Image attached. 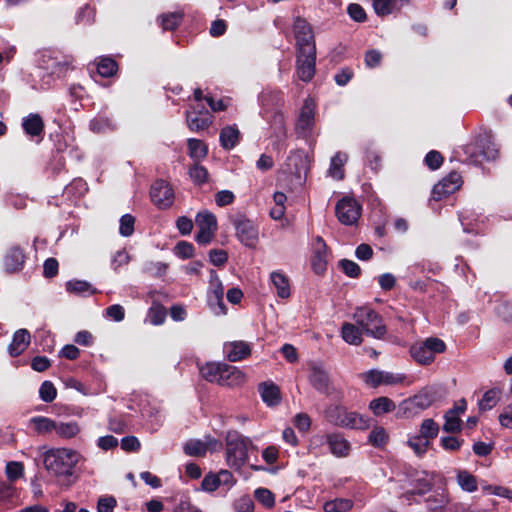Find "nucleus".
<instances>
[{
	"label": "nucleus",
	"mask_w": 512,
	"mask_h": 512,
	"mask_svg": "<svg viewBox=\"0 0 512 512\" xmlns=\"http://www.w3.org/2000/svg\"><path fill=\"white\" fill-rule=\"evenodd\" d=\"M434 484V475L423 472L416 480L414 488L403 494L407 500H410L413 495H424L429 492Z\"/></svg>",
	"instance_id": "nucleus-23"
},
{
	"label": "nucleus",
	"mask_w": 512,
	"mask_h": 512,
	"mask_svg": "<svg viewBox=\"0 0 512 512\" xmlns=\"http://www.w3.org/2000/svg\"><path fill=\"white\" fill-rule=\"evenodd\" d=\"M348 159L347 154L337 152L331 159L330 167L328 170L329 175L337 180H341L344 177L343 166Z\"/></svg>",
	"instance_id": "nucleus-37"
},
{
	"label": "nucleus",
	"mask_w": 512,
	"mask_h": 512,
	"mask_svg": "<svg viewBox=\"0 0 512 512\" xmlns=\"http://www.w3.org/2000/svg\"><path fill=\"white\" fill-rule=\"evenodd\" d=\"M498 394L499 392L496 389H491L485 392L479 402V408L484 411L492 409L497 404Z\"/></svg>",
	"instance_id": "nucleus-55"
},
{
	"label": "nucleus",
	"mask_w": 512,
	"mask_h": 512,
	"mask_svg": "<svg viewBox=\"0 0 512 512\" xmlns=\"http://www.w3.org/2000/svg\"><path fill=\"white\" fill-rule=\"evenodd\" d=\"M294 33L296 38L297 50L308 47L309 45L315 46L314 35L309 23L302 19L297 18L294 22Z\"/></svg>",
	"instance_id": "nucleus-17"
},
{
	"label": "nucleus",
	"mask_w": 512,
	"mask_h": 512,
	"mask_svg": "<svg viewBox=\"0 0 512 512\" xmlns=\"http://www.w3.org/2000/svg\"><path fill=\"white\" fill-rule=\"evenodd\" d=\"M325 418L331 424L347 429L365 430L370 425L368 418L356 412L348 411L341 405L327 407Z\"/></svg>",
	"instance_id": "nucleus-2"
},
{
	"label": "nucleus",
	"mask_w": 512,
	"mask_h": 512,
	"mask_svg": "<svg viewBox=\"0 0 512 512\" xmlns=\"http://www.w3.org/2000/svg\"><path fill=\"white\" fill-rule=\"evenodd\" d=\"M309 378L314 388H316L319 391L327 390L329 384V377L324 370L318 367H313Z\"/></svg>",
	"instance_id": "nucleus-39"
},
{
	"label": "nucleus",
	"mask_w": 512,
	"mask_h": 512,
	"mask_svg": "<svg viewBox=\"0 0 512 512\" xmlns=\"http://www.w3.org/2000/svg\"><path fill=\"white\" fill-rule=\"evenodd\" d=\"M436 400V391L431 387L420 390L416 395L405 399L400 404V410L406 418H412L428 409Z\"/></svg>",
	"instance_id": "nucleus-6"
},
{
	"label": "nucleus",
	"mask_w": 512,
	"mask_h": 512,
	"mask_svg": "<svg viewBox=\"0 0 512 512\" xmlns=\"http://www.w3.org/2000/svg\"><path fill=\"white\" fill-rule=\"evenodd\" d=\"M135 218L130 214H125L120 219L119 232L122 236H131L134 232Z\"/></svg>",
	"instance_id": "nucleus-59"
},
{
	"label": "nucleus",
	"mask_w": 512,
	"mask_h": 512,
	"mask_svg": "<svg viewBox=\"0 0 512 512\" xmlns=\"http://www.w3.org/2000/svg\"><path fill=\"white\" fill-rule=\"evenodd\" d=\"M188 154L194 162H200L206 158L208 147L199 139L189 138L187 140Z\"/></svg>",
	"instance_id": "nucleus-33"
},
{
	"label": "nucleus",
	"mask_w": 512,
	"mask_h": 512,
	"mask_svg": "<svg viewBox=\"0 0 512 512\" xmlns=\"http://www.w3.org/2000/svg\"><path fill=\"white\" fill-rule=\"evenodd\" d=\"M183 19L181 12L166 13L159 16L158 20L164 30L176 29Z\"/></svg>",
	"instance_id": "nucleus-41"
},
{
	"label": "nucleus",
	"mask_w": 512,
	"mask_h": 512,
	"mask_svg": "<svg viewBox=\"0 0 512 512\" xmlns=\"http://www.w3.org/2000/svg\"><path fill=\"white\" fill-rule=\"evenodd\" d=\"M186 122L191 131L198 132L207 129L212 120L209 116L200 117L196 112L186 111Z\"/></svg>",
	"instance_id": "nucleus-34"
},
{
	"label": "nucleus",
	"mask_w": 512,
	"mask_h": 512,
	"mask_svg": "<svg viewBox=\"0 0 512 512\" xmlns=\"http://www.w3.org/2000/svg\"><path fill=\"white\" fill-rule=\"evenodd\" d=\"M95 18V10L93 7L89 5H85L81 7L76 14V22L78 24H90L94 21Z\"/></svg>",
	"instance_id": "nucleus-57"
},
{
	"label": "nucleus",
	"mask_w": 512,
	"mask_h": 512,
	"mask_svg": "<svg viewBox=\"0 0 512 512\" xmlns=\"http://www.w3.org/2000/svg\"><path fill=\"white\" fill-rule=\"evenodd\" d=\"M463 443V439L457 438L455 436H445L440 439L442 448L450 452L458 451Z\"/></svg>",
	"instance_id": "nucleus-60"
},
{
	"label": "nucleus",
	"mask_w": 512,
	"mask_h": 512,
	"mask_svg": "<svg viewBox=\"0 0 512 512\" xmlns=\"http://www.w3.org/2000/svg\"><path fill=\"white\" fill-rule=\"evenodd\" d=\"M80 427L76 421L62 422L56 421L55 434L63 439H71L78 435Z\"/></svg>",
	"instance_id": "nucleus-35"
},
{
	"label": "nucleus",
	"mask_w": 512,
	"mask_h": 512,
	"mask_svg": "<svg viewBox=\"0 0 512 512\" xmlns=\"http://www.w3.org/2000/svg\"><path fill=\"white\" fill-rule=\"evenodd\" d=\"M221 443L213 437L206 436L204 440L191 439L184 445V452L189 456L202 457L208 451H217Z\"/></svg>",
	"instance_id": "nucleus-13"
},
{
	"label": "nucleus",
	"mask_w": 512,
	"mask_h": 512,
	"mask_svg": "<svg viewBox=\"0 0 512 512\" xmlns=\"http://www.w3.org/2000/svg\"><path fill=\"white\" fill-rule=\"evenodd\" d=\"M219 296H224V287L223 284L217 274V272L213 269L210 270V279H209V289H208V297L219 298Z\"/></svg>",
	"instance_id": "nucleus-47"
},
{
	"label": "nucleus",
	"mask_w": 512,
	"mask_h": 512,
	"mask_svg": "<svg viewBox=\"0 0 512 512\" xmlns=\"http://www.w3.org/2000/svg\"><path fill=\"white\" fill-rule=\"evenodd\" d=\"M5 473L9 481L14 482L24 475V465L18 461H10L6 464Z\"/></svg>",
	"instance_id": "nucleus-53"
},
{
	"label": "nucleus",
	"mask_w": 512,
	"mask_h": 512,
	"mask_svg": "<svg viewBox=\"0 0 512 512\" xmlns=\"http://www.w3.org/2000/svg\"><path fill=\"white\" fill-rule=\"evenodd\" d=\"M368 441L375 447H381L387 443L388 434L383 427H374L369 434Z\"/></svg>",
	"instance_id": "nucleus-52"
},
{
	"label": "nucleus",
	"mask_w": 512,
	"mask_h": 512,
	"mask_svg": "<svg viewBox=\"0 0 512 512\" xmlns=\"http://www.w3.org/2000/svg\"><path fill=\"white\" fill-rule=\"evenodd\" d=\"M234 509L237 512H252L254 509V503L249 496L244 495L235 501Z\"/></svg>",
	"instance_id": "nucleus-64"
},
{
	"label": "nucleus",
	"mask_w": 512,
	"mask_h": 512,
	"mask_svg": "<svg viewBox=\"0 0 512 512\" xmlns=\"http://www.w3.org/2000/svg\"><path fill=\"white\" fill-rule=\"evenodd\" d=\"M246 380L245 374L235 366L224 364L218 384L227 387L242 385Z\"/></svg>",
	"instance_id": "nucleus-19"
},
{
	"label": "nucleus",
	"mask_w": 512,
	"mask_h": 512,
	"mask_svg": "<svg viewBox=\"0 0 512 512\" xmlns=\"http://www.w3.org/2000/svg\"><path fill=\"white\" fill-rule=\"evenodd\" d=\"M353 319L363 333L373 338L382 339L387 332L381 316L373 309L357 308L353 314Z\"/></svg>",
	"instance_id": "nucleus-5"
},
{
	"label": "nucleus",
	"mask_w": 512,
	"mask_h": 512,
	"mask_svg": "<svg viewBox=\"0 0 512 512\" xmlns=\"http://www.w3.org/2000/svg\"><path fill=\"white\" fill-rule=\"evenodd\" d=\"M369 409L375 416H381L395 409V403L388 397H379L373 399L369 404Z\"/></svg>",
	"instance_id": "nucleus-38"
},
{
	"label": "nucleus",
	"mask_w": 512,
	"mask_h": 512,
	"mask_svg": "<svg viewBox=\"0 0 512 512\" xmlns=\"http://www.w3.org/2000/svg\"><path fill=\"white\" fill-rule=\"evenodd\" d=\"M374 12L377 16L385 17L400 13L410 0H371Z\"/></svg>",
	"instance_id": "nucleus-18"
},
{
	"label": "nucleus",
	"mask_w": 512,
	"mask_h": 512,
	"mask_svg": "<svg viewBox=\"0 0 512 512\" xmlns=\"http://www.w3.org/2000/svg\"><path fill=\"white\" fill-rule=\"evenodd\" d=\"M456 190V186H453L449 183L448 180L443 178L440 182H438L432 189V197L434 200L439 201L442 198L454 193Z\"/></svg>",
	"instance_id": "nucleus-43"
},
{
	"label": "nucleus",
	"mask_w": 512,
	"mask_h": 512,
	"mask_svg": "<svg viewBox=\"0 0 512 512\" xmlns=\"http://www.w3.org/2000/svg\"><path fill=\"white\" fill-rule=\"evenodd\" d=\"M407 444L417 456L422 457L427 452L431 443L420 435L414 434L409 436Z\"/></svg>",
	"instance_id": "nucleus-42"
},
{
	"label": "nucleus",
	"mask_w": 512,
	"mask_h": 512,
	"mask_svg": "<svg viewBox=\"0 0 512 512\" xmlns=\"http://www.w3.org/2000/svg\"><path fill=\"white\" fill-rule=\"evenodd\" d=\"M343 340L350 345H360L363 341L362 331L357 324L345 322L341 328Z\"/></svg>",
	"instance_id": "nucleus-28"
},
{
	"label": "nucleus",
	"mask_w": 512,
	"mask_h": 512,
	"mask_svg": "<svg viewBox=\"0 0 512 512\" xmlns=\"http://www.w3.org/2000/svg\"><path fill=\"white\" fill-rule=\"evenodd\" d=\"M328 264V248L324 240L317 236L313 243V255L311 258V266L313 271L321 275L327 269Z\"/></svg>",
	"instance_id": "nucleus-14"
},
{
	"label": "nucleus",
	"mask_w": 512,
	"mask_h": 512,
	"mask_svg": "<svg viewBox=\"0 0 512 512\" xmlns=\"http://www.w3.org/2000/svg\"><path fill=\"white\" fill-rule=\"evenodd\" d=\"M444 419L445 423L442 427L443 431L447 433H456L461 431L462 421L460 416L448 410L444 415Z\"/></svg>",
	"instance_id": "nucleus-45"
},
{
	"label": "nucleus",
	"mask_w": 512,
	"mask_h": 512,
	"mask_svg": "<svg viewBox=\"0 0 512 512\" xmlns=\"http://www.w3.org/2000/svg\"><path fill=\"white\" fill-rule=\"evenodd\" d=\"M258 502L270 509L275 505V495L267 488H258Z\"/></svg>",
	"instance_id": "nucleus-63"
},
{
	"label": "nucleus",
	"mask_w": 512,
	"mask_h": 512,
	"mask_svg": "<svg viewBox=\"0 0 512 512\" xmlns=\"http://www.w3.org/2000/svg\"><path fill=\"white\" fill-rule=\"evenodd\" d=\"M326 441L329 446L330 452L338 457H346L350 452V443L342 433L334 432L327 434Z\"/></svg>",
	"instance_id": "nucleus-20"
},
{
	"label": "nucleus",
	"mask_w": 512,
	"mask_h": 512,
	"mask_svg": "<svg viewBox=\"0 0 512 512\" xmlns=\"http://www.w3.org/2000/svg\"><path fill=\"white\" fill-rule=\"evenodd\" d=\"M353 507V502L350 499L337 498L331 501H327L324 504L325 512H346Z\"/></svg>",
	"instance_id": "nucleus-44"
},
{
	"label": "nucleus",
	"mask_w": 512,
	"mask_h": 512,
	"mask_svg": "<svg viewBox=\"0 0 512 512\" xmlns=\"http://www.w3.org/2000/svg\"><path fill=\"white\" fill-rule=\"evenodd\" d=\"M117 71V63L109 57H103L97 63V72L102 77H111Z\"/></svg>",
	"instance_id": "nucleus-49"
},
{
	"label": "nucleus",
	"mask_w": 512,
	"mask_h": 512,
	"mask_svg": "<svg viewBox=\"0 0 512 512\" xmlns=\"http://www.w3.org/2000/svg\"><path fill=\"white\" fill-rule=\"evenodd\" d=\"M24 253L19 247H11L5 258H4V266L8 272H15L22 268L24 264Z\"/></svg>",
	"instance_id": "nucleus-25"
},
{
	"label": "nucleus",
	"mask_w": 512,
	"mask_h": 512,
	"mask_svg": "<svg viewBox=\"0 0 512 512\" xmlns=\"http://www.w3.org/2000/svg\"><path fill=\"white\" fill-rule=\"evenodd\" d=\"M273 200L275 202V206L270 210V216L278 220L280 219L284 213H285V202L287 200V197L282 192H275L273 195Z\"/></svg>",
	"instance_id": "nucleus-50"
},
{
	"label": "nucleus",
	"mask_w": 512,
	"mask_h": 512,
	"mask_svg": "<svg viewBox=\"0 0 512 512\" xmlns=\"http://www.w3.org/2000/svg\"><path fill=\"white\" fill-rule=\"evenodd\" d=\"M258 392L260 393L262 401L269 408H275L280 405L282 401V393L280 387L272 381H265L258 385Z\"/></svg>",
	"instance_id": "nucleus-16"
},
{
	"label": "nucleus",
	"mask_w": 512,
	"mask_h": 512,
	"mask_svg": "<svg viewBox=\"0 0 512 512\" xmlns=\"http://www.w3.org/2000/svg\"><path fill=\"white\" fill-rule=\"evenodd\" d=\"M428 509L431 511H439L449 503V497L444 491L434 494L426 500Z\"/></svg>",
	"instance_id": "nucleus-51"
},
{
	"label": "nucleus",
	"mask_w": 512,
	"mask_h": 512,
	"mask_svg": "<svg viewBox=\"0 0 512 512\" xmlns=\"http://www.w3.org/2000/svg\"><path fill=\"white\" fill-rule=\"evenodd\" d=\"M223 351L230 361L237 362L250 355L252 346L244 341H232L224 344Z\"/></svg>",
	"instance_id": "nucleus-21"
},
{
	"label": "nucleus",
	"mask_w": 512,
	"mask_h": 512,
	"mask_svg": "<svg viewBox=\"0 0 512 512\" xmlns=\"http://www.w3.org/2000/svg\"><path fill=\"white\" fill-rule=\"evenodd\" d=\"M195 223L199 228L195 236L196 241L201 245L209 244L217 231L216 216L208 210H203L197 213Z\"/></svg>",
	"instance_id": "nucleus-8"
},
{
	"label": "nucleus",
	"mask_w": 512,
	"mask_h": 512,
	"mask_svg": "<svg viewBox=\"0 0 512 512\" xmlns=\"http://www.w3.org/2000/svg\"><path fill=\"white\" fill-rule=\"evenodd\" d=\"M39 396L44 402H52L57 396V390L53 383L50 381H44L40 386Z\"/></svg>",
	"instance_id": "nucleus-56"
},
{
	"label": "nucleus",
	"mask_w": 512,
	"mask_h": 512,
	"mask_svg": "<svg viewBox=\"0 0 512 512\" xmlns=\"http://www.w3.org/2000/svg\"><path fill=\"white\" fill-rule=\"evenodd\" d=\"M225 363H216V362H210L206 363L205 365L201 366L199 368L201 376L211 382V383H217L219 381V377L222 372V368L224 367Z\"/></svg>",
	"instance_id": "nucleus-36"
},
{
	"label": "nucleus",
	"mask_w": 512,
	"mask_h": 512,
	"mask_svg": "<svg viewBox=\"0 0 512 512\" xmlns=\"http://www.w3.org/2000/svg\"><path fill=\"white\" fill-rule=\"evenodd\" d=\"M82 460L79 452L68 448L50 449L44 454L45 469L60 479H68L75 475L76 466Z\"/></svg>",
	"instance_id": "nucleus-1"
},
{
	"label": "nucleus",
	"mask_w": 512,
	"mask_h": 512,
	"mask_svg": "<svg viewBox=\"0 0 512 512\" xmlns=\"http://www.w3.org/2000/svg\"><path fill=\"white\" fill-rule=\"evenodd\" d=\"M42 63V69L50 76L56 75L59 77L68 69L67 63L51 56L44 55Z\"/></svg>",
	"instance_id": "nucleus-31"
},
{
	"label": "nucleus",
	"mask_w": 512,
	"mask_h": 512,
	"mask_svg": "<svg viewBox=\"0 0 512 512\" xmlns=\"http://www.w3.org/2000/svg\"><path fill=\"white\" fill-rule=\"evenodd\" d=\"M67 291L75 294H85L86 292L94 293L91 290V285L82 280L69 281L66 284Z\"/></svg>",
	"instance_id": "nucleus-58"
},
{
	"label": "nucleus",
	"mask_w": 512,
	"mask_h": 512,
	"mask_svg": "<svg viewBox=\"0 0 512 512\" xmlns=\"http://www.w3.org/2000/svg\"><path fill=\"white\" fill-rule=\"evenodd\" d=\"M188 174L191 180L197 185L204 184L208 180V171L200 162H194L189 168Z\"/></svg>",
	"instance_id": "nucleus-48"
},
{
	"label": "nucleus",
	"mask_w": 512,
	"mask_h": 512,
	"mask_svg": "<svg viewBox=\"0 0 512 512\" xmlns=\"http://www.w3.org/2000/svg\"><path fill=\"white\" fill-rule=\"evenodd\" d=\"M339 266L343 272L351 278H357L361 273L360 266L356 262L348 259H342L339 262Z\"/></svg>",
	"instance_id": "nucleus-61"
},
{
	"label": "nucleus",
	"mask_w": 512,
	"mask_h": 512,
	"mask_svg": "<svg viewBox=\"0 0 512 512\" xmlns=\"http://www.w3.org/2000/svg\"><path fill=\"white\" fill-rule=\"evenodd\" d=\"M240 132L236 126H226L220 131V144L226 149H233L239 142Z\"/></svg>",
	"instance_id": "nucleus-27"
},
{
	"label": "nucleus",
	"mask_w": 512,
	"mask_h": 512,
	"mask_svg": "<svg viewBox=\"0 0 512 512\" xmlns=\"http://www.w3.org/2000/svg\"><path fill=\"white\" fill-rule=\"evenodd\" d=\"M25 133L31 137L40 136L44 131V123L39 114L31 113L22 120Z\"/></svg>",
	"instance_id": "nucleus-26"
},
{
	"label": "nucleus",
	"mask_w": 512,
	"mask_h": 512,
	"mask_svg": "<svg viewBox=\"0 0 512 512\" xmlns=\"http://www.w3.org/2000/svg\"><path fill=\"white\" fill-rule=\"evenodd\" d=\"M30 333L26 329H19L14 333L9 353L11 356H18L28 347L30 343Z\"/></svg>",
	"instance_id": "nucleus-24"
},
{
	"label": "nucleus",
	"mask_w": 512,
	"mask_h": 512,
	"mask_svg": "<svg viewBox=\"0 0 512 512\" xmlns=\"http://www.w3.org/2000/svg\"><path fill=\"white\" fill-rule=\"evenodd\" d=\"M308 156L303 150H295L290 153L286 160V167L290 173L300 175L308 169Z\"/></svg>",
	"instance_id": "nucleus-22"
},
{
	"label": "nucleus",
	"mask_w": 512,
	"mask_h": 512,
	"mask_svg": "<svg viewBox=\"0 0 512 512\" xmlns=\"http://www.w3.org/2000/svg\"><path fill=\"white\" fill-rule=\"evenodd\" d=\"M361 379L370 387L382 385V370L371 369L360 375Z\"/></svg>",
	"instance_id": "nucleus-54"
},
{
	"label": "nucleus",
	"mask_w": 512,
	"mask_h": 512,
	"mask_svg": "<svg viewBox=\"0 0 512 512\" xmlns=\"http://www.w3.org/2000/svg\"><path fill=\"white\" fill-rule=\"evenodd\" d=\"M316 66V46L297 50L296 56V75L303 82H310L315 75Z\"/></svg>",
	"instance_id": "nucleus-7"
},
{
	"label": "nucleus",
	"mask_w": 512,
	"mask_h": 512,
	"mask_svg": "<svg viewBox=\"0 0 512 512\" xmlns=\"http://www.w3.org/2000/svg\"><path fill=\"white\" fill-rule=\"evenodd\" d=\"M439 433V425L431 418L424 419L420 425L418 435L431 443Z\"/></svg>",
	"instance_id": "nucleus-40"
},
{
	"label": "nucleus",
	"mask_w": 512,
	"mask_h": 512,
	"mask_svg": "<svg viewBox=\"0 0 512 512\" xmlns=\"http://www.w3.org/2000/svg\"><path fill=\"white\" fill-rule=\"evenodd\" d=\"M445 342L438 337H427L424 340L415 342L410 347L411 357L420 365L432 364L438 354L446 351Z\"/></svg>",
	"instance_id": "nucleus-3"
},
{
	"label": "nucleus",
	"mask_w": 512,
	"mask_h": 512,
	"mask_svg": "<svg viewBox=\"0 0 512 512\" xmlns=\"http://www.w3.org/2000/svg\"><path fill=\"white\" fill-rule=\"evenodd\" d=\"M338 220L344 225H353L361 215V206L350 197H344L335 207Z\"/></svg>",
	"instance_id": "nucleus-11"
},
{
	"label": "nucleus",
	"mask_w": 512,
	"mask_h": 512,
	"mask_svg": "<svg viewBox=\"0 0 512 512\" xmlns=\"http://www.w3.org/2000/svg\"><path fill=\"white\" fill-rule=\"evenodd\" d=\"M315 110L314 99H305L295 125V131L299 137L308 138L312 135L315 125Z\"/></svg>",
	"instance_id": "nucleus-9"
},
{
	"label": "nucleus",
	"mask_w": 512,
	"mask_h": 512,
	"mask_svg": "<svg viewBox=\"0 0 512 512\" xmlns=\"http://www.w3.org/2000/svg\"><path fill=\"white\" fill-rule=\"evenodd\" d=\"M270 280L280 298H288L290 296V284L287 276L281 272H272Z\"/></svg>",
	"instance_id": "nucleus-29"
},
{
	"label": "nucleus",
	"mask_w": 512,
	"mask_h": 512,
	"mask_svg": "<svg viewBox=\"0 0 512 512\" xmlns=\"http://www.w3.org/2000/svg\"><path fill=\"white\" fill-rule=\"evenodd\" d=\"M175 255L182 259H189L194 255V247L191 243L180 241L175 246Z\"/></svg>",
	"instance_id": "nucleus-62"
},
{
	"label": "nucleus",
	"mask_w": 512,
	"mask_h": 512,
	"mask_svg": "<svg viewBox=\"0 0 512 512\" xmlns=\"http://www.w3.org/2000/svg\"><path fill=\"white\" fill-rule=\"evenodd\" d=\"M251 441L236 431L226 435V461L230 467L240 468L247 460Z\"/></svg>",
	"instance_id": "nucleus-4"
},
{
	"label": "nucleus",
	"mask_w": 512,
	"mask_h": 512,
	"mask_svg": "<svg viewBox=\"0 0 512 512\" xmlns=\"http://www.w3.org/2000/svg\"><path fill=\"white\" fill-rule=\"evenodd\" d=\"M150 197L158 208L166 209L174 202V191L166 181L156 180L151 186Z\"/></svg>",
	"instance_id": "nucleus-12"
},
{
	"label": "nucleus",
	"mask_w": 512,
	"mask_h": 512,
	"mask_svg": "<svg viewBox=\"0 0 512 512\" xmlns=\"http://www.w3.org/2000/svg\"><path fill=\"white\" fill-rule=\"evenodd\" d=\"M239 240L248 247H254L256 243V232L253 221L243 215L236 217L234 221Z\"/></svg>",
	"instance_id": "nucleus-15"
},
{
	"label": "nucleus",
	"mask_w": 512,
	"mask_h": 512,
	"mask_svg": "<svg viewBox=\"0 0 512 512\" xmlns=\"http://www.w3.org/2000/svg\"><path fill=\"white\" fill-rule=\"evenodd\" d=\"M115 128L113 120L106 116H97L90 122V129L97 133H105Z\"/></svg>",
	"instance_id": "nucleus-46"
},
{
	"label": "nucleus",
	"mask_w": 512,
	"mask_h": 512,
	"mask_svg": "<svg viewBox=\"0 0 512 512\" xmlns=\"http://www.w3.org/2000/svg\"><path fill=\"white\" fill-rule=\"evenodd\" d=\"M456 480L460 488L468 493L478 490V482L474 475L467 470H457Z\"/></svg>",
	"instance_id": "nucleus-32"
},
{
	"label": "nucleus",
	"mask_w": 512,
	"mask_h": 512,
	"mask_svg": "<svg viewBox=\"0 0 512 512\" xmlns=\"http://www.w3.org/2000/svg\"><path fill=\"white\" fill-rule=\"evenodd\" d=\"M465 153L471 158L474 163H480L479 159L482 157L484 160H494L498 156L497 145L490 138L480 139L475 145H468L465 148Z\"/></svg>",
	"instance_id": "nucleus-10"
},
{
	"label": "nucleus",
	"mask_w": 512,
	"mask_h": 512,
	"mask_svg": "<svg viewBox=\"0 0 512 512\" xmlns=\"http://www.w3.org/2000/svg\"><path fill=\"white\" fill-rule=\"evenodd\" d=\"M30 425L38 434L47 435L55 432L56 421L48 417L36 416L30 419Z\"/></svg>",
	"instance_id": "nucleus-30"
}]
</instances>
